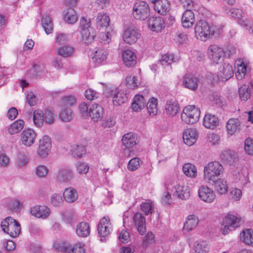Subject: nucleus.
<instances>
[{
	"instance_id": "44",
	"label": "nucleus",
	"mask_w": 253,
	"mask_h": 253,
	"mask_svg": "<svg viewBox=\"0 0 253 253\" xmlns=\"http://www.w3.org/2000/svg\"><path fill=\"white\" fill-rule=\"evenodd\" d=\"M110 18L109 16L102 13H99L96 18L97 26L100 27H107L109 26Z\"/></svg>"
},
{
	"instance_id": "35",
	"label": "nucleus",
	"mask_w": 253,
	"mask_h": 253,
	"mask_svg": "<svg viewBox=\"0 0 253 253\" xmlns=\"http://www.w3.org/2000/svg\"><path fill=\"white\" fill-rule=\"evenodd\" d=\"M241 241L248 245L253 247V230L246 229L240 233Z\"/></svg>"
},
{
	"instance_id": "21",
	"label": "nucleus",
	"mask_w": 253,
	"mask_h": 253,
	"mask_svg": "<svg viewBox=\"0 0 253 253\" xmlns=\"http://www.w3.org/2000/svg\"><path fill=\"white\" fill-rule=\"evenodd\" d=\"M122 58L124 63L128 67L134 66L136 63L135 54L129 49H126L123 51Z\"/></svg>"
},
{
	"instance_id": "62",
	"label": "nucleus",
	"mask_w": 253,
	"mask_h": 253,
	"mask_svg": "<svg viewBox=\"0 0 253 253\" xmlns=\"http://www.w3.org/2000/svg\"><path fill=\"white\" fill-rule=\"evenodd\" d=\"M28 161L29 158L26 154L20 152H18L17 162L19 167L25 166L28 163Z\"/></svg>"
},
{
	"instance_id": "11",
	"label": "nucleus",
	"mask_w": 253,
	"mask_h": 253,
	"mask_svg": "<svg viewBox=\"0 0 253 253\" xmlns=\"http://www.w3.org/2000/svg\"><path fill=\"white\" fill-rule=\"evenodd\" d=\"M37 134L31 128L25 129L20 134V141L23 145L30 147L35 142Z\"/></svg>"
},
{
	"instance_id": "38",
	"label": "nucleus",
	"mask_w": 253,
	"mask_h": 253,
	"mask_svg": "<svg viewBox=\"0 0 253 253\" xmlns=\"http://www.w3.org/2000/svg\"><path fill=\"white\" fill-rule=\"evenodd\" d=\"M237 158V155L235 152L230 149L224 150L221 154L222 160L227 163H233Z\"/></svg>"
},
{
	"instance_id": "57",
	"label": "nucleus",
	"mask_w": 253,
	"mask_h": 253,
	"mask_svg": "<svg viewBox=\"0 0 253 253\" xmlns=\"http://www.w3.org/2000/svg\"><path fill=\"white\" fill-rule=\"evenodd\" d=\"M155 242V236L151 232H148L144 237L142 246L143 248H147Z\"/></svg>"
},
{
	"instance_id": "23",
	"label": "nucleus",
	"mask_w": 253,
	"mask_h": 253,
	"mask_svg": "<svg viewBox=\"0 0 253 253\" xmlns=\"http://www.w3.org/2000/svg\"><path fill=\"white\" fill-rule=\"evenodd\" d=\"M110 96L113 97V104L116 106L125 103L127 100V94L122 90H120L117 93L116 91L111 90Z\"/></svg>"
},
{
	"instance_id": "12",
	"label": "nucleus",
	"mask_w": 253,
	"mask_h": 253,
	"mask_svg": "<svg viewBox=\"0 0 253 253\" xmlns=\"http://www.w3.org/2000/svg\"><path fill=\"white\" fill-rule=\"evenodd\" d=\"M30 213L35 217L45 219L50 215L51 211L44 205L35 206L31 208Z\"/></svg>"
},
{
	"instance_id": "54",
	"label": "nucleus",
	"mask_w": 253,
	"mask_h": 253,
	"mask_svg": "<svg viewBox=\"0 0 253 253\" xmlns=\"http://www.w3.org/2000/svg\"><path fill=\"white\" fill-rule=\"evenodd\" d=\"M209 250L208 244L206 241H197L195 246L196 253H206Z\"/></svg>"
},
{
	"instance_id": "64",
	"label": "nucleus",
	"mask_w": 253,
	"mask_h": 253,
	"mask_svg": "<svg viewBox=\"0 0 253 253\" xmlns=\"http://www.w3.org/2000/svg\"><path fill=\"white\" fill-rule=\"evenodd\" d=\"M244 149L246 152L250 155H253V140L250 138H247L245 141Z\"/></svg>"
},
{
	"instance_id": "17",
	"label": "nucleus",
	"mask_w": 253,
	"mask_h": 253,
	"mask_svg": "<svg viewBox=\"0 0 253 253\" xmlns=\"http://www.w3.org/2000/svg\"><path fill=\"white\" fill-rule=\"evenodd\" d=\"M133 220L139 234L143 235L146 231L145 218L139 212H137L133 216Z\"/></svg>"
},
{
	"instance_id": "18",
	"label": "nucleus",
	"mask_w": 253,
	"mask_h": 253,
	"mask_svg": "<svg viewBox=\"0 0 253 253\" xmlns=\"http://www.w3.org/2000/svg\"><path fill=\"white\" fill-rule=\"evenodd\" d=\"M148 25L151 30L159 32L165 27V22L161 16L151 17L148 20Z\"/></svg>"
},
{
	"instance_id": "33",
	"label": "nucleus",
	"mask_w": 253,
	"mask_h": 253,
	"mask_svg": "<svg viewBox=\"0 0 253 253\" xmlns=\"http://www.w3.org/2000/svg\"><path fill=\"white\" fill-rule=\"evenodd\" d=\"M199 223L198 218L194 214L188 215L183 226V230L187 232L194 229Z\"/></svg>"
},
{
	"instance_id": "16",
	"label": "nucleus",
	"mask_w": 253,
	"mask_h": 253,
	"mask_svg": "<svg viewBox=\"0 0 253 253\" xmlns=\"http://www.w3.org/2000/svg\"><path fill=\"white\" fill-rule=\"evenodd\" d=\"M198 132L195 128H188L184 130L183 139L185 144L191 146L197 141Z\"/></svg>"
},
{
	"instance_id": "5",
	"label": "nucleus",
	"mask_w": 253,
	"mask_h": 253,
	"mask_svg": "<svg viewBox=\"0 0 253 253\" xmlns=\"http://www.w3.org/2000/svg\"><path fill=\"white\" fill-rule=\"evenodd\" d=\"M210 27L205 20L198 21L195 26V34L196 38L202 41H206L210 38Z\"/></svg>"
},
{
	"instance_id": "30",
	"label": "nucleus",
	"mask_w": 253,
	"mask_h": 253,
	"mask_svg": "<svg viewBox=\"0 0 253 253\" xmlns=\"http://www.w3.org/2000/svg\"><path fill=\"white\" fill-rule=\"evenodd\" d=\"M76 233L79 237H86L90 234V228L89 223L81 222L76 225Z\"/></svg>"
},
{
	"instance_id": "25",
	"label": "nucleus",
	"mask_w": 253,
	"mask_h": 253,
	"mask_svg": "<svg viewBox=\"0 0 253 253\" xmlns=\"http://www.w3.org/2000/svg\"><path fill=\"white\" fill-rule=\"evenodd\" d=\"M195 21V16L193 12L191 9L186 10L183 14L181 23L184 28H188L191 27Z\"/></svg>"
},
{
	"instance_id": "9",
	"label": "nucleus",
	"mask_w": 253,
	"mask_h": 253,
	"mask_svg": "<svg viewBox=\"0 0 253 253\" xmlns=\"http://www.w3.org/2000/svg\"><path fill=\"white\" fill-rule=\"evenodd\" d=\"M51 140L47 135L43 136L39 140V147L38 149V155L42 158L46 157L51 148Z\"/></svg>"
},
{
	"instance_id": "56",
	"label": "nucleus",
	"mask_w": 253,
	"mask_h": 253,
	"mask_svg": "<svg viewBox=\"0 0 253 253\" xmlns=\"http://www.w3.org/2000/svg\"><path fill=\"white\" fill-rule=\"evenodd\" d=\"M61 214L63 221L67 223L71 224L75 219V214L73 211H63Z\"/></svg>"
},
{
	"instance_id": "53",
	"label": "nucleus",
	"mask_w": 253,
	"mask_h": 253,
	"mask_svg": "<svg viewBox=\"0 0 253 253\" xmlns=\"http://www.w3.org/2000/svg\"><path fill=\"white\" fill-rule=\"evenodd\" d=\"M154 8L160 14L165 15L168 11V7L162 0H159L154 4Z\"/></svg>"
},
{
	"instance_id": "43",
	"label": "nucleus",
	"mask_w": 253,
	"mask_h": 253,
	"mask_svg": "<svg viewBox=\"0 0 253 253\" xmlns=\"http://www.w3.org/2000/svg\"><path fill=\"white\" fill-rule=\"evenodd\" d=\"M24 122L21 120H18L12 123L8 128L9 133L14 134L20 132L23 128Z\"/></svg>"
},
{
	"instance_id": "2",
	"label": "nucleus",
	"mask_w": 253,
	"mask_h": 253,
	"mask_svg": "<svg viewBox=\"0 0 253 253\" xmlns=\"http://www.w3.org/2000/svg\"><path fill=\"white\" fill-rule=\"evenodd\" d=\"M200 111L194 105H189L184 108L181 114V120L187 124L196 123L199 119Z\"/></svg>"
},
{
	"instance_id": "36",
	"label": "nucleus",
	"mask_w": 253,
	"mask_h": 253,
	"mask_svg": "<svg viewBox=\"0 0 253 253\" xmlns=\"http://www.w3.org/2000/svg\"><path fill=\"white\" fill-rule=\"evenodd\" d=\"M63 18L65 22L70 24H74L78 20L76 12L72 8H69L63 11Z\"/></svg>"
},
{
	"instance_id": "24",
	"label": "nucleus",
	"mask_w": 253,
	"mask_h": 253,
	"mask_svg": "<svg viewBox=\"0 0 253 253\" xmlns=\"http://www.w3.org/2000/svg\"><path fill=\"white\" fill-rule=\"evenodd\" d=\"M216 192L220 195L225 194L227 193L228 186L227 181L224 179L217 178L211 181Z\"/></svg>"
},
{
	"instance_id": "6",
	"label": "nucleus",
	"mask_w": 253,
	"mask_h": 253,
	"mask_svg": "<svg viewBox=\"0 0 253 253\" xmlns=\"http://www.w3.org/2000/svg\"><path fill=\"white\" fill-rule=\"evenodd\" d=\"M112 230V226L109 217H104L101 218L97 226L98 233L101 237L100 241L101 242L105 241Z\"/></svg>"
},
{
	"instance_id": "20",
	"label": "nucleus",
	"mask_w": 253,
	"mask_h": 253,
	"mask_svg": "<svg viewBox=\"0 0 253 253\" xmlns=\"http://www.w3.org/2000/svg\"><path fill=\"white\" fill-rule=\"evenodd\" d=\"M89 114L91 119L94 122L100 120L103 115V107L97 104H93L89 110Z\"/></svg>"
},
{
	"instance_id": "55",
	"label": "nucleus",
	"mask_w": 253,
	"mask_h": 253,
	"mask_svg": "<svg viewBox=\"0 0 253 253\" xmlns=\"http://www.w3.org/2000/svg\"><path fill=\"white\" fill-rule=\"evenodd\" d=\"M9 208L16 211H20L24 206V201H20L18 199H13L8 203Z\"/></svg>"
},
{
	"instance_id": "15",
	"label": "nucleus",
	"mask_w": 253,
	"mask_h": 253,
	"mask_svg": "<svg viewBox=\"0 0 253 253\" xmlns=\"http://www.w3.org/2000/svg\"><path fill=\"white\" fill-rule=\"evenodd\" d=\"M234 72L232 66L229 64L224 63L219 68L217 77L219 80L225 82L230 79L233 75Z\"/></svg>"
},
{
	"instance_id": "63",
	"label": "nucleus",
	"mask_w": 253,
	"mask_h": 253,
	"mask_svg": "<svg viewBox=\"0 0 253 253\" xmlns=\"http://www.w3.org/2000/svg\"><path fill=\"white\" fill-rule=\"evenodd\" d=\"M154 205L151 201L142 203L141 205V209L146 215L152 213Z\"/></svg>"
},
{
	"instance_id": "3",
	"label": "nucleus",
	"mask_w": 253,
	"mask_h": 253,
	"mask_svg": "<svg viewBox=\"0 0 253 253\" xmlns=\"http://www.w3.org/2000/svg\"><path fill=\"white\" fill-rule=\"evenodd\" d=\"M132 15L136 20H146L150 15V9L148 4L144 1L135 3L132 8Z\"/></svg>"
},
{
	"instance_id": "13",
	"label": "nucleus",
	"mask_w": 253,
	"mask_h": 253,
	"mask_svg": "<svg viewBox=\"0 0 253 253\" xmlns=\"http://www.w3.org/2000/svg\"><path fill=\"white\" fill-rule=\"evenodd\" d=\"M200 84L199 79L192 75L186 74L182 79V85L192 91L196 90Z\"/></svg>"
},
{
	"instance_id": "34",
	"label": "nucleus",
	"mask_w": 253,
	"mask_h": 253,
	"mask_svg": "<svg viewBox=\"0 0 253 253\" xmlns=\"http://www.w3.org/2000/svg\"><path fill=\"white\" fill-rule=\"evenodd\" d=\"M203 125L207 128L213 129L218 125V119L214 115L207 114L204 117Z\"/></svg>"
},
{
	"instance_id": "42",
	"label": "nucleus",
	"mask_w": 253,
	"mask_h": 253,
	"mask_svg": "<svg viewBox=\"0 0 253 253\" xmlns=\"http://www.w3.org/2000/svg\"><path fill=\"white\" fill-rule=\"evenodd\" d=\"M229 13L231 16L239 19L238 22L241 25L244 26L245 28H247V29H248V23L246 21L241 19L243 13L241 9L233 8L230 9Z\"/></svg>"
},
{
	"instance_id": "41",
	"label": "nucleus",
	"mask_w": 253,
	"mask_h": 253,
	"mask_svg": "<svg viewBox=\"0 0 253 253\" xmlns=\"http://www.w3.org/2000/svg\"><path fill=\"white\" fill-rule=\"evenodd\" d=\"M172 185V181L171 180L168 181L166 183V189L167 191L165 192L162 198V203L164 205H169L172 203L171 194L169 191L170 190Z\"/></svg>"
},
{
	"instance_id": "49",
	"label": "nucleus",
	"mask_w": 253,
	"mask_h": 253,
	"mask_svg": "<svg viewBox=\"0 0 253 253\" xmlns=\"http://www.w3.org/2000/svg\"><path fill=\"white\" fill-rule=\"evenodd\" d=\"M42 26L46 34H49L53 31V24L48 16H44L42 18Z\"/></svg>"
},
{
	"instance_id": "40",
	"label": "nucleus",
	"mask_w": 253,
	"mask_h": 253,
	"mask_svg": "<svg viewBox=\"0 0 253 253\" xmlns=\"http://www.w3.org/2000/svg\"><path fill=\"white\" fill-rule=\"evenodd\" d=\"M183 172L187 177L195 178L197 174V170L196 167L190 163H186L183 166Z\"/></svg>"
},
{
	"instance_id": "59",
	"label": "nucleus",
	"mask_w": 253,
	"mask_h": 253,
	"mask_svg": "<svg viewBox=\"0 0 253 253\" xmlns=\"http://www.w3.org/2000/svg\"><path fill=\"white\" fill-rule=\"evenodd\" d=\"M11 164L10 157L5 153L0 154V168H7Z\"/></svg>"
},
{
	"instance_id": "7",
	"label": "nucleus",
	"mask_w": 253,
	"mask_h": 253,
	"mask_svg": "<svg viewBox=\"0 0 253 253\" xmlns=\"http://www.w3.org/2000/svg\"><path fill=\"white\" fill-rule=\"evenodd\" d=\"M200 199L206 203L211 204L214 202L216 195L212 188L206 185L200 186L198 190Z\"/></svg>"
},
{
	"instance_id": "39",
	"label": "nucleus",
	"mask_w": 253,
	"mask_h": 253,
	"mask_svg": "<svg viewBox=\"0 0 253 253\" xmlns=\"http://www.w3.org/2000/svg\"><path fill=\"white\" fill-rule=\"evenodd\" d=\"M145 105L144 98L142 95L137 94L134 98L131 108L134 111H138L143 109Z\"/></svg>"
},
{
	"instance_id": "61",
	"label": "nucleus",
	"mask_w": 253,
	"mask_h": 253,
	"mask_svg": "<svg viewBox=\"0 0 253 253\" xmlns=\"http://www.w3.org/2000/svg\"><path fill=\"white\" fill-rule=\"evenodd\" d=\"M140 160L138 158L131 159L128 163L127 169L130 171H135L140 167Z\"/></svg>"
},
{
	"instance_id": "37",
	"label": "nucleus",
	"mask_w": 253,
	"mask_h": 253,
	"mask_svg": "<svg viewBox=\"0 0 253 253\" xmlns=\"http://www.w3.org/2000/svg\"><path fill=\"white\" fill-rule=\"evenodd\" d=\"M241 221V219L237 216L228 214L224 218L223 224H225L226 226L230 227L233 230L239 226V223Z\"/></svg>"
},
{
	"instance_id": "48",
	"label": "nucleus",
	"mask_w": 253,
	"mask_h": 253,
	"mask_svg": "<svg viewBox=\"0 0 253 253\" xmlns=\"http://www.w3.org/2000/svg\"><path fill=\"white\" fill-rule=\"evenodd\" d=\"M178 59L177 56H175L172 54H166L162 56L160 60V62L163 66L169 65L172 62H175L178 61Z\"/></svg>"
},
{
	"instance_id": "52",
	"label": "nucleus",
	"mask_w": 253,
	"mask_h": 253,
	"mask_svg": "<svg viewBox=\"0 0 253 253\" xmlns=\"http://www.w3.org/2000/svg\"><path fill=\"white\" fill-rule=\"evenodd\" d=\"M76 103V98L73 95L66 96L62 98L60 105L62 107H70Z\"/></svg>"
},
{
	"instance_id": "8",
	"label": "nucleus",
	"mask_w": 253,
	"mask_h": 253,
	"mask_svg": "<svg viewBox=\"0 0 253 253\" xmlns=\"http://www.w3.org/2000/svg\"><path fill=\"white\" fill-rule=\"evenodd\" d=\"M208 53L210 59L216 64L221 63L225 55V51L223 48L216 45L210 46L208 49Z\"/></svg>"
},
{
	"instance_id": "60",
	"label": "nucleus",
	"mask_w": 253,
	"mask_h": 253,
	"mask_svg": "<svg viewBox=\"0 0 253 253\" xmlns=\"http://www.w3.org/2000/svg\"><path fill=\"white\" fill-rule=\"evenodd\" d=\"M229 195L231 199L234 201H239L242 195V191L237 188H231L230 189Z\"/></svg>"
},
{
	"instance_id": "31",
	"label": "nucleus",
	"mask_w": 253,
	"mask_h": 253,
	"mask_svg": "<svg viewBox=\"0 0 253 253\" xmlns=\"http://www.w3.org/2000/svg\"><path fill=\"white\" fill-rule=\"evenodd\" d=\"M70 152L74 157L81 158L86 153V148L82 144H73L70 146Z\"/></svg>"
},
{
	"instance_id": "50",
	"label": "nucleus",
	"mask_w": 253,
	"mask_h": 253,
	"mask_svg": "<svg viewBox=\"0 0 253 253\" xmlns=\"http://www.w3.org/2000/svg\"><path fill=\"white\" fill-rule=\"evenodd\" d=\"M59 116L62 121L68 122L72 119L73 113L70 109L65 108L60 111Z\"/></svg>"
},
{
	"instance_id": "29",
	"label": "nucleus",
	"mask_w": 253,
	"mask_h": 253,
	"mask_svg": "<svg viewBox=\"0 0 253 253\" xmlns=\"http://www.w3.org/2000/svg\"><path fill=\"white\" fill-rule=\"evenodd\" d=\"M63 197L66 202L73 203L78 199V193L74 188L70 187L64 190Z\"/></svg>"
},
{
	"instance_id": "14",
	"label": "nucleus",
	"mask_w": 253,
	"mask_h": 253,
	"mask_svg": "<svg viewBox=\"0 0 253 253\" xmlns=\"http://www.w3.org/2000/svg\"><path fill=\"white\" fill-rule=\"evenodd\" d=\"M190 195V188L188 186L178 184L174 186L173 196L179 199H188Z\"/></svg>"
},
{
	"instance_id": "51",
	"label": "nucleus",
	"mask_w": 253,
	"mask_h": 253,
	"mask_svg": "<svg viewBox=\"0 0 253 253\" xmlns=\"http://www.w3.org/2000/svg\"><path fill=\"white\" fill-rule=\"evenodd\" d=\"M239 93L241 99L246 101L250 97V89L248 85L244 84L239 89Z\"/></svg>"
},
{
	"instance_id": "32",
	"label": "nucleus",
	"mask_w": 253,
	"mask_h": 253,
	"mask_svg": "<svg viewBox=\"0 0 253 253\" xmlns=\"http://www.w3.org/2000/svg\"><path fill=\"white\" fill-rule=\"evenodd\" d=\"M82 40L84 43H91L96 36L95 30L93 28H89L81 31Z\"/></svg>"
},
{
	"instance_id": "1",
	"label": "nucleus",
	"mask_w": 253,
	"mask_h": 253,
	"mask_svg": "<svg viewBox=\"0 0 253 253\" xmlns=\"http://www.w3.org/2000/svg\"><path fill=\"white\" fill-rule=\"evenodd\" d=\"M224 168L217 161L209 163L204 167V179L208 183L218 178L223 173Z\"/></svg>"
},
{
	"instance_id": "19",
	"label": "nucleus",
	"mask_w": 253,
	"mask_h": 253,
	"mask_svg": "<svg viewBox=\"0 0 253 253\" xmlns=\"http://www.w3.org/2000/svg\"><path fill=\"white\" fill-rule=\"evenodd\" d=\"M226 130L227 134L232 135L240 131L241 129V123L238 119L231 118L226 123Z\"/></svg>"
},
{
	"instance_id": "26",
	"label": "nucleus",
	"mask_w": 253,
	"mask_h": 253,
	"mask_svg": "<svg viewBox=\"0 0 253 253\" xmlns=\"http://www.w3.org/2000/svg\"><path fill=\"white\" fill-rule=\"evenodd\" d=\"M108 51L102 48H98L94 52L92 60L97 65H99L107 59Z\"/></svg>"
},
{
	"instance_id": "58",
	"label": "nucleus",
	"mask_w": 253,
	"mask_h": 253,
	"mask_svg": "<svg viewBox=\"0 0 253 253\" xmlns=\"http://www.w3.org/2000/svg\"><path fill=\"white\" fill-rule=\"evenodd\" d=\"M48 172V169L44 165H41L38 166L35 169L36 175L40 178L45 177Z\"/></svg>"
},
{
	"instance_id": "46",
	"label": "nucleus",
	"mask_w": 253,
	"mask_h": 253,
	"mask_svg": "<svg viewBox=\"0 0 253 253\" xmlns=\"http://www.w3.org/2000/svg\"><path fill=\"white\" fill-rule=\"evenodd\" d=\"M33 122L38 127L42 126L44 122L43 112L40 110H37L33 113Z\"/></svg>"
},
{
	"instance_id": "4",
	"label": "nucleus",
	"mask_w": 253,
	"mask_h": 253,
	"mask_svg": "<svg viewBox=\"0 0 253 253\" xmlns=\"http://www.w3.org/2000/svg\"><path fill=\"white\" fill-rule=\"evenodd\" d=\"M2 230L12 237H17L21 231L20 225L18 221L11 217H7L1 222Z\"/></svg>"
},
{
	"instance_id": "45",
	"label": "nucleus",
	"mask_w": 253,
	"mask_h": 253,
	"mask_svg": "<svg viewBox=\"0 0 253 253\" xmlns=\"http://www.w3.org/2000/svg\"><path fill=\"white\" fill-rule=\"evenodd\" d=\"M74 51V48L70 45H65L59 47L57 50V54L63 57L71 56Z\"/></svg>"
},
{
	"instance_id": "10",
	"label": "nucleus",
	"mask_w": 253,
	"mask_h": 253,
	"mask_svg": "<svg viewBox=\"0 0 253 253\" xmlns=\"http://www.w3.org/2000/svg\"><path fill=\"white\" fill-rule=\"evenodd\" d=\"M140 37L141 34L138 30L133 27H129L126 28L123 35L124 42L129 44L136 42Z\"/></svg>"
},
{
	"instance_id": "47",
	"label": "nucleus",
	"mask_w": 253,
	"mask_h": 253,
	"mask_svg": "<svg viewBox=\"0 0 253 253\" xmlns=\"http://www.w3.org/2000/svg\"><path fill=\"white\" fill-rule=\"evenodd\" d=\"M147 110L150 115L154 116L157 114V99L151 98L147 103Z\"/></svg>"
},
{
	"instance_id": "22",
	"label": "nucleus",
	"mask_w": 253,
	"mask_h": 253,
	"mask_svg": "<svg viewBox=\"0 0 253 253\" xmlns=\"http://www.w3.org/2000/svg\"><path fill=\"white\" fill-rule=\"evenodd\" d=\"M165 110L167 115L171 116H175L179 111V106L174 99H171L166 101Z\"/></svg>"
},
{
	"instance_id": "27",
	"label": "nucleus",
	"mask_w": 253,
	"mask_h": 253,
	"mask_svg": "<svg viewBox=\"0 0 253 253\" xmlns=\"http://www.w3.org/2000/svg\"><path fill=\"white\" fill-rule=\"evenodd\" d=\"M137 136L135 134L132 132H128L122 137V141L123 145L125 147L132 148L136 145L137 143Z\"/></svg>"
},
{
	"instance_id": "28",
	"label": "nucleus",
	"mask_w": 253,
	"mask_h": 253,
	"mask_svg": "<svg viewBox=\"0 0 253 253\" xmlns=\"http://www.w3.org/2000/svg\"><path fill=\"white\" fill-rule=\"evenodd\" d=\"M57 178L60 181L69 182L74 176L72 170L68 168L60 169L57 174Z\"/></svg>"
}]
</instances>
